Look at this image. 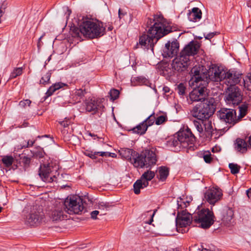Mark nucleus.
Segmentation results:
<instances>
[{"label": "nucleus", "instance_id": "f257e3e1", "mask_svg": "<svg viewBox=\"0 0 251 251\" xmlns=\"http://www.w3.org/2000/svg\"><path fill=\"white\" fill-rule=\"evenodd\" d=\"M105 30L102 23L87 20L84 21L79 27H72L71 28V34L73 37L78 39H81L82 36L93 39L103 35Z\"/></svg>", "mask_w": 251, "mask_h": 251}, {"label": "nucleus", "instance_id": "f03ea898", "mask_svg": "<svg viewBox=\"0 0 251 251\" xmlns=\"http://www.w3.org/2000/svg\"><path fill=\"white\" fill-rule=\"evenodd\" d=\"M152 26L149 29L148 34H144L140 37L139 44L148 49L153 50L154 45L159 39L171 32L169 27H165L162 23V17H159Z\"/></svg>", "mask_w": 251, "mask_h": 251}, {"label": "nucleus", "instance_id": "7ed1b4c3", "mask_svg": "<svg viewBox=\"0 0 251 251\" xmlns=\"http://www.w3.org/2000/svg\"><path fill=\"white\" fill-rule=\"evenodd\" d=\"M214 99H210L204 102L195 106L191 111L192 115L198 119L203 121L212 115L215 111V105L213 104Z\"/></svg>", "mask_w": 251, "mask_h": 251}, {"label": "nucleus", "instance_id": "20e7f679", "mask_svg": "<svg viewBox=\"0 0 251 251\" xmlns=\"http://www.w3.org/2000/svg\"><path fill=\"white\" fill-rule=\"evenodd\" d=\"M214 218L213 212L208 208L202 209L193 215V221L203 228H209L214 223Z\"/></svg>", "mask_w": 251, "mask_h": 251}, {"label": "nucleus", "instance_id": "39448f33", "mask_svg": "<svg viewBox=\"0 0 251 251\" xmlns=\"http://www.w3.org/2000/svg\"><path fill=\"white\" fill-rule=\"evenodd\" d=\"M58 169V166H53L52 164L42 163L39 171V175L43 181L52 182L55 181L54 178L59 175Z\"/></svg>", "mask_w": 251, "mask_h": 251}, {"label": "nucleus", "instance_id": "423d86ee", "mask_svg": "<svg viewBox=\"0 0 251 251\" xmlns=\"http://www.w3.org/2000/svg\"><path fill=\"white\" fill-rule=\"evenodd\" d=\"M64 205L66 212L69 214H79L84 209L82 199L77 196H73L70 199H67Z\"/></svg>", "mask_w": 251, "mask_h": 251}, {"label": "nucleus", "instance_id": "0eeeda50", "mask_svg": "<svg viewBox=\"0 0 251 251\" xmlns=\"http://www.w3.org/2000/svg\"><path fill=\"white\" fill-rule=\"evenodd\" d=\"M195 88L193 89L189 94V98L192 101L205 102L206 100H210V99H206L207 95V89L206 88V83L204 81H201L200 84H195Z\"/></svg>", "mask_w": 251, "mask_h": 251}, {"label": "nucleus", "instance_id": "6e6552de", "mask_svg": "<svg viewBox=\"0 0 251 251\" xmlns=\"http://www.w3.org/2000/svg\"><path fill=\"white\" fill-rule=\"evenodd\" d=\"M225 100L228 104L238 105L242 100L240 89L236 86L228 87L226 91Z\"/></svg>", "mask_w": 251, "mask_h": 251}, {"label": "nucleus", "instance_id": "1a4fd4ad", "mask_svg": "<svg viewBox=\"0 0 251 251\" xmlns=\"http://www.w3.org/2000/svg\"><path fill=\"white\" fill-rule=\"evenodd\" d=\"M225 71L217 67L215 65H212L208 70L203 72V78L206 83V86L210 81L218 82L223 80Z\"/></svg>", "mask_w": 251, "mask_h": 251}, {"label": "nucleus", "instance_id": "9d476101", "mask_svg": "<svg viewBox=\"0 0 251 251\" xmlns=\"http://www.w3.org/2000/svg\"><path fill=\"white\" fill-rule=\"evenodd\" d=\"M219 118L226 123L234 125L239 122L236 111L231 108H223L218 111Z\"/></svg>", "mask_w": 251, "mask_h": 251}, {"label": "nucleus", "instance_id": "9b49d317", "mask_svg": "<svg viewBox=\"0 0 251 251\" xmlns=\"http://www.w3.org/2000/svg\"><path fill=\"white\" fill-rule=\"evenodd\" d=\"M177 140L183 147L187 148L189 145L194 144L195 138L190 129L188 128L178 132Z\"/></svg>", "mask_w": 251, "mask_h": 251}, {"label": "nucleus", "instance_id": "f8f14e48", "mask_svg": "<svg viewBox=\"0 0 251 251\" xmlns=\"http://www.w3.org/2000/svg\"><path fill=\"white\" fill-rule=\"evenodd\" d=\"M222 191L218 188H211L206 190L204 193L205 201L213 205L220 201L222 199Z\"/></svg>", "mask_w": 251, "mask_h": 251}, {"label": "nucleus", "instance_id": "ddd939ff", "mask_svg": "<svg viewBox=\"0 0 251 251\" xmlns=\"http://www.w3.org/2000/svg\"><path fill=\"white\" fill-rule=\"evenodd\" d=\"M64 203H59L50 211V217L52 221H59L67 218V215Z\"/></svg>", "mask_w": 251, "mask_h": 251}, {"label": "nucleus", "instance_id": "4468645a", "mask_svg": "<svg viewBox=\"0 0 251 251\" xmlns=\"http://www.w3.org/2000/svg\"><path fill=\"white\" fill-rule=\"evenodd\" d=\"M189 58L187 56L181 55L175 58L171 64V67L174 72H180L186 70L189 62Z\"/></svg>", "mask_w": 251, "mask_h": 251}, {"label": "nucleus", "instance_id": "2eb2a0df", "mask_svg": "<svg viewBox=\"0 0 251 251\" xmlns=\"http://www.w3.org/2000/svg\"><path fill=\"white\" fill-rule=\"evenodd\" d=\"M44 214L43 211H31L25 219V223L30 226H34L44 221Z\"/></svg>", "mask_w": 251, "mask_h": 251}, {"label": "nucleus", "instance_id": "dca6fc26", "mask_svg": "<svg viewBox=\"0 0 251 251\" xmlns=\"http://www.w3.org/2000/svg\"><path fill=\"white\" fill-rule=\"evenodd\" d=\"M241 79V75L234 71L229 70L224 74L223 80H225V83L228 87L235 86L236 84L240 82Z\"/></svg>", "mask_w": 251, "mask_h": 251}, {"label": "nucleus", "instance_id": "f3484780", "mask_svg": "<svg viewBox=\"0 0 251 251\" xmlns=\"http://www.w3.org/2000/svg\"><path fill=\"white\" fill-rule=\"evenodd\" d=\"M201 67L202 66H195L191 69L192 77L189 82L190 85L195 86V84H200L201 81H202V83H204L205 81L203 76V72L202 73L201 72Z\"/></svg>", "mask_w": 251, "mask_h": 251}, {"label": "nucleus", "instance_id": "a211bd4d", "mask_svg": "<svg viewBox=\"0 0 251 251\" xmlns=\"http://www.w3.org/2000/svg\"><path fill=\"white\" fill-rule=\"evenodd\" d=\"M179 44L176 41L172 43L168 42L166 44L163 50V55L164 57H173L176 54L178 51Z\"/></svg>", "mask_w": 251, "mask_h": 251}, {"label": "nucleus", "instance_id": "6ab92c4d", "mask_svg": "<svg viewBox=\"0 0 251 251\" xmlns=\"http://www.w3.org/2000/svg\"><path fill=\"white\" fill-rule=\"evenodd\" d=\"M192 219L193 220V216L188 212L182 210L181 212H178L176 219V225H178L181 227H185L191 223Z\"/></svg>", "mask_w": 251, "mask_h": 251}, {"label": "nucleus", "instance_id": "aec40b11", "mask_svg": "<svg viewBox=\"0 0 251 251\" xmlns=\"http://www.w3.org/2000/svg\"><path fill=\"white\" fill-rule=\"evenodd\" d=\"M199 45L194 42H191L188 44L180 53L181 55H184L187 58H189L190 55H193L196 54L199 49Z\"/></svg>", "mask_w": 251, "mask_h": 251}, {"label": "nucleus", "instance_id": "412c9836", "mask_svg": "<svg viewBox=\"0 0 251 251\" xmlns=\"http://www.w3.org/2000/svg\"><path fill=\"white\" fill-rule=\"evenodd\" d=\"M144 156L145 167L148 168L156 164L157 159L155 153L152 151H146Z\"/></svg>", "mask_w": 251, "mask_h": 251}, {"label": "nucleus", "instance_id": "4be33fe9", "mask_svg": "<svg viewBox=\"0 0 251 251\" xmlns=\"http://www.w3.org/2000/svg\"><path fill=\"white\" fill-rule=\"evenodd\" d=\"M85 109L87 112L96 113L97 110L102 106L100 105L97 100L90 99L86 100L85 102Z\"/></svg>", "mask_w": 251, "mask_h": 251}, {"label": "nucleus", "instance_id": "5701e85b", "mask_svg": "<svg viewBox=\"0 0 251 251\" xmlns=\"http://www.w3.org/2000/svg\"><path fill=\"white\" fill-rule=\"evenodd\" d=\"M201 11L199 8L194 7L188 14V18L189 21L196 22L201 18Z\"/></svg>", "mask_w": 251, "mask_h": 251}, {"label": "nucleus", "instance_id": "b1692460", "mask_svg": "<svg viewBox=\"0 0 251 251\" xmlns=\"http://www.w3.org/2000/svg\"><path fill=\"white\" fill-rule=\"evenodd\" d=\"M119 152L122 157L128 160L129 162L132 160L134 154H136L135 151L128 148H122Z\"/></svg>", "mask_w": 251, "mask_h": 251}, {"label": "nucleus", "instance_id": "393cba45", "mask_svg": "<svg viewBox=\"0 0 251 251\" xmlns=\"http://www.w3.org/2000/svg\"><path fill=\"white\" fill-rule=\"evenodd\" d=\"M234 148L237 151L244 153L247 151L248 145L244 140L238 138L234 143Z\"/></svg>", "mask_w": 251, "mask_h": 251}, {"label": "nucleus", "instance_id": "a878e982", "mask_svg": "<svg viewBox=\"0 0 251 251\" xmlns=\"http://www.w3.org/2000/svg\"><path fill=\"white\" fill-rule=\"evenodd\" d=\"M130 162L135 167L142 168L143 167H145V164L144 161V156L142 155H139L136 152Z\"/></svg>", "mask_w": 251, "mask_h": 251}, {"label": "nucleus", "instance_id": "bb28decb", "mask_svg": "<svg viewBox=\"0 0 251 251\" xmlns=\"http://www.w3.org/2000/svg\"><path fill=\"white\" fill-rule=\"evenodd\" d=\"M149 185L147 181H144L141 178L137 180L133 184V190L135 194L140 193V189L147 187Z\"/></svg>", "mask_w": 251, "mask_h": 251}, {"label": "nucleus", "instance_id": "cd10ccee", "mask_svg": "<svg viewBox=\"0 0 251 251\" xmlns=\"http://www.w3.org/2000/svg\"><path fill=\"white\" fill-rule=\"evenodd\" d=\"M222 213L223 221L227 223L230 222L233 216V211L232 209L230 208L226 207L223 209Z\"/></svg>", "mask_w": 251, "mask_h": 251}, {"label": "nucleus", "instance_id": "c85d7f7f", "mask_svg": "<svg viewBox=\"0 0 251 251\" xmlns=\"http://www.w3.org/2000/svg\"><path fill=\"white\" fill-rule=\"evenodd\" d=\"M169 170L168 168L164 166L159 167L157 171V177L159 180L164 181L168 177Z\"/></svg>", "mask_w": 251, "mask_h": 251}, {"label": "nucleus", "instance_id": "c756f323", "mask_svg": "<svg viewBox=\"0 0 251 251\" xmlns=\"http://www.w3.org/2000/svg\"><path fill=\"white\" fill-rule=\"evenodd\" d=\"M202 124L204 127V131L207 136H211L213 131L212 122L209 120L205 119L202 121Z\"/></svg>", "mask_w": 251, "mask_h": 251}, {"label": "nucleus", "instance_id": "7c9ffc66", "mask_svg": "<svg viewBox=\"0 0 251 251\" xmlns=\"http://www.w3.org/2000/svg\"><path fill=\"white\" fill-rule=\"evenodd\" d=\"M192 199L191 197L186 198V200L184 198H180L177 200V205L178 209H182L186 208L189 205V203L191 202Z\"/></svg>", "mask_w": 251, "mask_h": 251}, {"label": "nucleus", "instance_id": "2f4dec72", "mask_svg": "<svg viewBox=\"0 0 251 251\" xmlns=\"http://www.w3.org/2000/svg\"><path fill=\"white\" fill-rule=\"evenodd\" d=\"M148 128V126L144 122L141 123L140 124L133 128L132 130L133 132L140 135L144 134Z\"/></svg>", "mask_w": 251, "mask_h": 251}, {"label": "nucleus", "instance_id": "473e14b6", "mask_svg": "<svg viewBox=\"0 0 251 251\" xmlns=\"http://www.w3.org/2000/svg\"><path fill=\"white\" fill-rule=\"evenodd\" d=\"M85 93V91L82 89H76L72 95V98L74 99L75 102H78L80 101Z\"/></svg>", "mask_w": 251, "mask_h": 251}, {"label": "nucleus", "instance_id": "72a5a7b5", "mask_svg": "<svg viewBox=\"0 0 251 251\" xmlns=\"http://www.w3.org/2000/svg\"><path fill=\"white\" fill-rule=\"evenodd\" d=\"M66 85L65 84L62 82L56 83L51 85L46 92L47 96H51L56 90L62 88L64 86Z\"/></svg>", "mask_w": 251, "mask_h": 251}, {"label": "nucleus", "instance_id": "f704fd0d", "mask_svg": "<svg viewBox=\"0 0 251 251\" xmlns=\"http://www.w3.org/2000/svg\"><path fill=\"white\" fill-rule=\"evenodd\" d=\"M155 174L153 172L148 171L145 172L141 176V178L144 181H149L151 180L154 176Z\"/></svg>", "mask_w": 251, "mask_h": 251}, {"label": "nucleus", "instance_id": "c9c22d12", "mask_svg": "<svg viewBox=\"0 0 251 251\" xmlns=\"http://www.w3.org/2000/svg\"><path fill=\"white\" fill-rule=\"evenodd\" d=\"M211 153L209 151H204L200 152L199 156L202 157L204 161L207 163H209L212 160Z\"/></svg>", "mask_w": 251, "mask_h": 251}, {"label": "nucleus", "instance_id": "e433bc0d", "mask_svg": "<svg viewBox=\"0 0 251 251\" xmlns=\"http://www.w3.org/2000/svg\"><path fill=\"white\" fill-rule=\"evenodd\" d=\"M1 161L6 167H9L12 165L14 158L12 156L6 155L2 157Z\"/></svg>", "mask_w": 251, "mask_h": 251}, {"label": "nucleus", "instance_id": "4c0bfd02", "mask_svg": "<svg viewBox=\"0 0 251 251\" xmlns=\"http://www.w3.org/2000/svg\"><path fill=\"white\" fill-rule=\"evenodd\" d=\"M239 115L237 116V118H239V121L244 117L246 114L247 112V108L248 107L245 104H243L241 106L239 107Z\"/></svg>", "mask_w": 251, "mask_h": 251}, {"label": "nucleus", "instance_id": "58836bf2", "mask_svg": "<svg viewBox=\"0 0 251 251\" xmlns=\"http://www.w3.org/2000/svg\"><path fill=\"white\" fill-rule=\"evenodd\" d=\"M50 76L51 73L50 72H47L45 75H44L42 76L41 80H40V83L44 85L49 83Z\"/></svg>", "mask_w": 251, "mask_h": 251}, {"label": "nucleus", "instance_id": "ea45409f", "mask_svg": "<svg viewBox=\"0 0 251 251\" xmlns=\"http://www.w3.org/2000/svg\"><path fill=\"white\" fill-rule=\"evenodd\" d=\"M228 167L230 169V172L232 174H236L239 172L240 169V166L237 165V164L234 163H229L228 165Z\"/></svg>", "mask_w": 251, "mask_h": 251}, {"label": "nucleus", "instance_id": "a19ab883", "mask_svg": "<svg viewBox=\"0 0 251 251\" xmlns=\"http://www.w3.org/2000/svg\"><path fill=\"white\" fill-rule=\"evenodd\" d=\"M244 86L247 90L251 91V74L247 75L245 78L243 79Z\"/></svg>", "mask_w": 251, "mask_h": 251}, {"label": "nucleus", "instance_id": "79ce46f5", "mask_svg": "<svg viewBox=\"0 0 251 251\" xmlns=\"http://www.w3.org/2000/svg\"><path fill=\"white\" fill-rule=\"evenodd\" d=\"M23 73V68H17L14 69L13 72L11 73L10 78H13L17 76L20 75Z\"/></svg>", "mask_w": 251, "mask_h": 251}, {"label": "nucleus", "instance_id": "37998d69", "mask_svg": "<svg viewBox=\"0 0 251 251\" xmlns=\"http://www.w3.org/2000/svg\"><path fill=\"white\" fill-rule=\"evenodd\" d=\"M155 120V117L154 114H151L143 122L147 124L148 127L153 125Z\"/></svg>", "mask_w": 251, "mask_h": 251}, {"label": "nucleus", "instance_id": "c03bdc74", "mask_svg": "<svg viewBox=\"0 0 251 251\" xmlns=\"http://www.w3.org/2000/svg\"><path fill=\"white\" fill-rule=\"evenodd\" d=\"M110 99L113 100L117 99L119 95V92L116 89H112L109 93Z\"/></svg>", "mask_w": 251, "mask_h": 251}, {"label": "nucleus", "instance_id": "a18cd8bd", "mask_svg": "<svg viewBox=\"0 0 251 251\" xmlns=\"http://www.w3.org/2000/svg\"><path fill=\"white\" fill-rule=\"evenodd\" d=\"M34 142L35 141L30 140H29L27 142L25 141L22 145H20V146H18V149H22L23 148L31 147L33 145Z\"/></svg>", "mask_w": 251, "mask_h": 251}, {"label": "nucleus", "instance_id": "49530a36", "mask_svg": "<svg viewBox=\"0 0 251 251\" xmlns=\"http://www.w3.org/2000/svg\"><path fill=\"white\" fill-rule=\"evenodd\" d=\"M176 90L179 95L183 96L185 94L186 87L183 83H180L176 88Z\"/></svg>", "mask_w": 251, "mask_h": 251}, {"label": "nucleus", "instance_id": "de8ad7c7", "mask_svg": "<svg viewBox=\"0 0 251 251\" xmlns=\"http://www.w3.org/2000/svg\"><path fill=\"white\" fill-rule=\"evenodd\" d=\"M193 124L197 131L200 133H202L203 131L201 122L194 120Z\"/></svg>", "mask_w": 251, "mask_h": 251}, {"label": "nucleus", "instance_id": "09e8293b", "mask_svg": "<svg viewBox=\"0 0 251 251\" xmlns=\"http://www.w3.org/2000/svg\"><path fill=\"white\" fill-rule=\"evenodd\" d=\"M21 162L24 164L25 166H28L30 162V158L27 156H22L21 157Z\"/></svg>", "mask_w": 251, "mask_h": 251}, {"label": "nucleus", "instance_id": "8fccbe9b", "mask_svg": "<svg viewBox=\"0 0 251 251\" xmlns=\"http://www.w3.org/2000/svg\"><path fill=\"white\" fill-rule=\"evenodd\" d=\"M31 101L29 100H22L19 103V106L21 107L25 108L26 105L29 106Z\"/></svg>", "mask_w": 251, "mask_h": 251}, {"label": "nucleus", "instance_id": "3c124183", "mask_svg": "<svg viewBox=\"0 0 251 251\" xmlns=\"http://www.w3.org/2000/svg\"><path fill=\"white\" fill-rule=\"evenodd\" d=\"M155 124L157 125H159L162 124L165 121V117L164 116L161 115L159 116L155 120Z\"/></svg>", "mask_w": 251, "mask_h": 251}, {"label": "nucleus", "instance_id": "603ef678", "mask_svg": "<svg viewBox=\"0 0 251 251\" xmlns=\"http://www.w3.org/2000/svg\"><path fill=\"white\" fill-rule=\"evenodd\" d=\"M84 153L86 156H89V157L92 159L95 158L96 155H97V152H95L94 153H93L92 151H86Z\"/></svg>", "mask_w": 251, "mask_h": 251}, {"label": "nucleus", "instance_id": "864d4df0", "mask_svg": "<svg viewBox=\"0 0 251 251\" xmlns=\"http://www.w3.org/2000/svg\"><path fill=\"white\" fill-rule=\"evenodd\" d=\"M118 15L119 19H122V18H124L125 15H127V13L121 9H119L118 11Z\"/></svg>", "mask_w": 251, "mask_h": 251}, {"label": "nucleus", "instance_id": "5fc2aeb1", "mask_svg": "<svg viewBox=\"0 0 251 251\" xmlns=\"http://www.w3.org/2000/svg\"><path fill=\"white\" fill-rule=\"evenodd\" d=\"M60 124L64 128L67 127L70 124V122L69 120H64L59 122Z\"/></svg>", "mask_w": 251, "mask_h": 251}, {"label": "nucleus", "instance_id": "6e6d98bb", "mask_svg": "<svg viewBox=\"0 0 251 251\" xmlns=\"http://www.w3.org/2000/svg\"><path fill=\"white\" fill-rule=\"evenodd\" d=\"M44 152L42 151H39L33 154V156L37 158H42L44 157Z\"/></svg>", "mask_w": 251, "mask_h": 251}, {"label": "nucleus", "instance_id": "4d7b16f0", "mask_svg": "<svg viewBox=\"0 0 251 251\" xmlns=\"http://www.w3.org/2000/svg\"><path fill=\"white\" fill-rule=\"evenodd\" d=\"M99 211L98 210H95L91 212V217L93 219H97V216L99 214Z\"/></svg>", "mask_w": 251, "mask_h": 251}, {"label": "nucleus", "instance_id": "13d9d810", "mask_svg": "<svg viewBox=\"0 0 251 251\" xmlns=\"http://www.w3.org/2000/svg\"><path fill=\"white\" fill-rule=\"evenodd\" d=\"M97 154H99L101 156H108L111 155V152H97Z\"/></svg>", "mask_w": 251, "mask_h": 251}, {"label": "nucleus", "instance_id": "bf43d9fd", "mask_svg": "<svg viewBox=\"0 0 251 251\" xmlns=\"http://www.w3.org/2000/svg\"><path fill=\"white\" fill-rule=\"evenodd\" d=\"M215 35V33L214 32H211V33H208L205 36V38L206 39H208V40H210V39H211L212 37H213V36H214Z\"/></svg>", "mask_w": 251, "mask_h": 251}, {"label": "nucleus", "instance_id": "052dcab7", "mask_svg": "<svg viewBox=\"0 0 251 251\" xmlns=\"http://www.w3.org/2000/svg\"><path fill=\"white\" fill-rule=\"evenodd\" d=\"M5 7L3 5H1V6L0 7V17H2L3 14L5 12Z\"/></svg>", "mask_w": 251, "mask_h": 251}, {"label": "nucleus", "instance_id": "680f3d73", "mask_svg": "<svg viewBox=\"0 0 251 251\" xmlns=\"http://www.w3.org/2000/svg\"><path fill=\"white\" fill-rule=\"evenodd\" d=\"M104 207L105 208H106L107 207V205L104 202H101L99 204V209H101V208L103 209Z\"/></svg>", "mask_w": 251, "mask_h": 251}, {"label": "nucleus", "instance_id": "e2e57ef3", "mask_svg": "<svg viewBox=\"0 0 251 251\" xmlns=\"http://www.w3.org/2000/svg\"><path fill=\"white\" fill-rule=\"evenodd\" d=\"M156 211H157V210H156V209L154 210L153 211V213L151 215V219H150V220L149 221V222H148V223L149 224H151V222L153 221V216H154V214H155V212H156Z\"/></svg>", "mask_w": 251, "mask_h": 251}, {"label": "nucleus", "instance_id": "0e129e2a", "mask_svg": "<svg viewBox=\"0 0 251 251\" xmlns=\"http://www.w3.org/2000/svg\"><path fill=\"white\" fill-rule=\"evenodd\" d=\"M170 88L168 87L165 86L163 88V91H164V93H167L170 92Z\"/></svg>", "mask_w": 251, "mask_h": 251}, {"label": "nucleus", "instance_id": "69168bd1", "mask_svg": "<svg viewBox=\"0 0 251 251\" xmlns=\"http://www.w3.org/2000/svg\"><path fill=\"white\" fill-rule=\"evenodd\" d=\"M247 195L249 198L251 199V188L247 191Z\"/></svg>", "mask_w": 251, "mask_h": 251}, {"label": "nucleus", "instance_id": "338daca9", "mask_svg": "<svg viewBox=\"0 0 251 251\" xmlns=\"http://www.w3.org/2000/svg\"><path fill=\"white\" fill-rule=\"evenodd\" d=\"M44 36V34L42 35V36L39 38V40H38V45H37V46H38V48H39V47H40V46H41L40 42H41V41L42 38L43 37V36Z\"/></svg>", "mask_w": 251, "mask_h": 251}, {"label": "nucleus", "instance_id": "774afa93", "mask_svg": "<svg viewBox=\"0 0 251 251\" xmlns=\"http://www.w3.org/2000/svg\"><path fill=\"white\" fill-rule=\"evenodd\" d=\"M151 23H152L151 20L149 19L147 22V25H151Z\"/></svg>", "mask_w": 251, "mask_h": 251}]
</instances>
